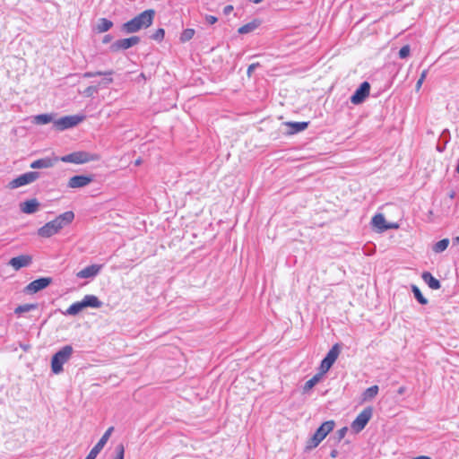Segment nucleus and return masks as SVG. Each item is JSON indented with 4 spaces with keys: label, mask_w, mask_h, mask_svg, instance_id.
Masks as SVG:
<instances>
[{
    "label": "nucleus",
    "mask_w": 459,
    "mask_h": 459,
    "mask_svg": "<svg viewBox=\"0 0 459 459\" xmlns=\"http://www.w3.org/2000/svg\"><path fill=\"white\" fill-rule=\"evenodd\" d=\"M74 219V213L72 211L65 212L56 217L53 221L47 222L40 227L37 233L41 238H50L60 232L65 227L72 223Z\"/></svg>",
    "instance_id": "nucleus-1"
},
{
    "label": "nucleus",
    "mask_w": 459,
    "mask_h": 459,
    "mask_svg": "<svg viewBox=\"0 0 459 459\" xmlns=\"http://www.w3.org/2000/svg\"><path fill=\"white\" fill-rule=\"evenodd\" d=\"M154 11L150 9L143 11L132 20L123 24V30L126 33H134L141 29L148 28L152 25L154 18Z\"/></svg>",
    "instance_id": "nucleus-2"
},
{
    "label": "nucleus",
    "mask_w": 459,
    "mask_h": 459,
    "mask_svg": "<svg viewBox=\"0 0 459 459\" xmlns=\"http://www.w3.org/2000/svg\"><path fill=\"white\" fill-rule=\"evenodd\" d=\"M333 420L325 421L314 433L311 438H309L306 444V451H310L316 448L325 437L334 428Z\"/></svg>",
    "instance_id": "nucleus-3"
},
{
    "label": "nucleus",
    "mask_w": 459,
    "mask_h": 459,
    "mask_svg": "<svg viewBox=\"0 0 459 459\" xmlns=\"http://www.w3.org/2000/svg\"><path fill=\"white\" fill-rule=\"evenodd\" d=\"M73 352V347L65 345L54 354L51 359V370L54 374L57 375L63 371V365L70 359Z\"/></svg>",
    "instance_id": "nucleus-4"
},
{
    "label": "nucleus",
    "mask_w": 459,
    "mask_h": 459,
    "mask_svg": "<svg viewBox=\"0 0 459 459\" xmlns=\"http://www.w3.org/2000/svg\"><path fill=\"white\" fill-rule=\"evenodd\" d=\"M100 159V156L97 153L79 151L62 156L60 160L65 163L84 164L91 161H97Z\"/></svg>",
    "instance_id": "nucleus-5"
},
{
    "label": "nucleus",
    "mask_w": 459,
    "mask_h": 459,
    "mask_svg": "<svg viewBox=\"0 0 459 459\" xmlns=\"http://www.w3.org/2000/svg\"><path fill=\"white\" fill-rule=\"evenodd\" d=\"M373 415V409L371 407L365 408L351 422V428L355 433L360 432L370 420Z\"/></svg>",
    "instance_id": "nucleus-6"
},
{
    "label": "nucleus",
    "mask_w": 459,
    "mask_h": 459,
    "mask_svg": "<svg viewBox=\"0 0 459 459\" xmlns=\"http://www.w3.org/2000/svg\"><path fill=\"white\" fill-rule=\"evenodd\" d=\"M340 352H341V346L339 343H335L330 349V351L327 352L326 356L321 362V365H320L321 374L326 373L331 368L333 364L337 359Z\"/></svg>",
    "instance_id": "nucleus-7"
},
{
    "label": "nucleus",
    "mask_w": 459,
    "mask_h": 459,
    "mask_svg": "<svg viewBox=\"0 0 459 459\" xmlns=\"http://www.w3.org/2000/svg\"><path fill=\"white\" fill-rule=\"evenodd\" d=\"M39 178V173L36 171L26 172L22 175H20L16 178L13 179L9 183V187L11 189H15L28 184H30L36 181Z\"/></svg>",
    "instance_id": "nucleus-8"
},
{
    "label": "nucleus",
    "mask_w": 459,
    "mask_h": 459,
    "mask_svg": "<svg viewBox=\"0 0 459 459\" xmlns=\"http://www.w3.org/2000/svg\"><path fill=\"white\" fill-rule=\"evenodd\" d=\"M83 116H65L54 121V126L57 130L63 131L77 126L83 121Z\"/></svg>",
    "instance_id": "nucleus-9"
},
{
    "label": "nucleus",
    "mask_w": 459,
    "mask_h": 459,
    "mask_svg": "<svg viewBox=\"0 0 459 459\" xmlns=\"http://www.w3.org/2000/svg\"><path fill=\"white\" fill-rule=\"evenodd\" d=\"M114 428L109 427L106 432L103 434V436L100 437L99 442L93 446V448L90 451L88 455L85 459H95L97 455L100 454V452L102 450L104 446L107 444L108 440L109 439L112 431Z\"/></svg>",
    "instance_id": "nucleus-10"
},
{
    "label": "nucleus",
    "mask_w": 459,
    "mask_h": 459,
    "mask_svg": "<svg viewBox=\"0 0 459 459\" xmlns=\"http://www.w3.org/2000/svg\"><path fill=\"white\" fill-rule=\"evenodd\" d=\"M370 85L368 82H362L351 97V102L354 105L362 103L369 95Z\"/></svg>",
    "instance_id": "nucleus-11"
},
{
    "label": "nucleus",
    "mask_w": 459,
    "mask_h": 459,
    "mask_svg": "<svg viewBox=\"0 0 459 459\" xmlns=\"http://www.w3.org/2000/svg\"><path fill=\"white\" fill-rule=\"evenodd\" d=\"M371 223L373 227L376 228L379 232H384L387 230L399 228V225L397 223H387L385 216L382 213L376 214L372 218Z\"/></svg>",
    "instance_id": "nucleus-12"
},
{
    "label": "nucleus",
    "mask_w": 459,
    "mask_h": 459,
    "mask_svg": "<svg viewBox=\"0 0 459 459\" xmlns=\"http://www.w3.org/2000/svg\"><path fill=\"white\" fill-rule=\"evenodd\" d=\"M51 282L52 279L49 277L34 280L25 287V291L30 294L36 293L47 288Z\"/></svg>",
    "instance_id": "nucleus-13"
},
{
    "label": "nucleus",
    "mask_w": 459,
    "mask_h": 459,
    "mask_svg": "<svg viewBox=\"0 0 459 459\" xmlns=\"http://www.w3.org/2000/svg\"><path fill=\"white\" fill-rule=\"evenodd\" d=\"M93 181V177L90 175H76L72 177L68 181V187L81 188L88 186Z\"/></svg>",
    "instance_id": "nucleus-14"
},
{
    "label": "nucleus",
    "mask_w": 459,
    "mask_h": 459,
    "mask_svg": "<svg viewBox=\"0 0 459 459\" xmlns=\"http://www.w3.org/2000/svg\"><path fill=\"white\" fill-rule=\"evenodd\" d=\"M31 264L32 256L30 255H22L16 257H13L8 262V264L12 266L15 271H18L23 267H28Z\"/></svg>",
    "instance_id": "nucleus-15"
},
{
    "label": "nucleus",
    "mask_w": 459,
    "mask_h": 459,
    "mask_svg": "<svg viewBox=\"0 0 459 459\" xmlns=\"http://www.w3.org/2000/svg\"><path fill=\"white\" fill-rule=\"evenodd\" d=\"M139 41H140L139 37L133 36V37H130L127 39L117 40L116 42H114L111 45L110 48L112 51H118L120 49H128L131 47L138 44Z\"/></svg>",
    "instance_id": "nucleus-16"
},
{
    "label": "nucleus",
    "mask_w": 459,
    "mask_h": 459,
    "mask_svg": "<svg viewBox=\"0 0 459 459\" xmlns=\"http://www.w3.org/2000/svg\"><path fill=\"white\" fill-rule=\"evenodd\" d=\"M102 268L100 264H91L76 273V277L80 279H92L99 274Z\"/></svg>",
    "instance_id": "nucleus-17"
},
{
    "label": "nucleus",
    "mask_w": 459,
    "mask_h": 459,
    "mask_svg": "<svg viewBox=\"0 0 459 459\" xmlns=\"http://www.w3.org/2000/svg\"><path fill=\"white\" fill-rule=\"evenodd\" d=\"M56 160H57V158L52 159L49 157H46V158H42V159L34 160L33 162L30 163V167L34 169H48V168H52L55 165Z\"/></svg>",
    "instance_id": "nucleus-18"
},
{
    "label": "nucleus",
    "mask_w": 459,
    "mask_h": 459,
    "mask_svg": "<svg viewBox=\"0 0 459 459\" xmlns=\"http://www.w3.org/2000/svg\"><path fill=\"white\" fill-rule=\"evenodd\" d=\"M39 203L37 199L27 200L20 204L21 211L26 214H31L38 211Z\"/></svg>",
    "instance_id": "nucleus-19"
},
{
    "label": "nucleus",
    "mask_w": 459,
    "mask_h": 459,
    "mask_svg": "<svg viewBox=\"0 0 459 459\" xmlns=\"http://www.w3.org/2000/svg\"><path fill=\"white\" fill-rule=\"evenodd\" d=\"M84 308L93 307L100 308L102 306V302L95 295H86L82 299Z\"/></svg>",
    "instance_id": "nucleus-20"
},
{
    "label": "nucleus",
    "mask_w": 459,
    "mask_h": 459,
    "mask_svg": "<svg viewBox=\"0 0 459 459\" xmlns=\"http://www.w3.org/2000/svg\"><path fill=\"white\" fill-rule=\"evenodd\" d=\"M424 282L432 290H438L441 284L437 279H436L430 273L424 272L421 275Z\"/></svg>",
    "instance_id": "nucleus-21"
},
{
    "label": "nucleus",
    "mask_w": 459,
    "mask_h": 459,
    "mask_svg": "<svg viewBox=\"0 0 459 459\" xmlns=\"http://www.w3.org/2000/svg\"><path fill=\"white\" fill-rule=\"evenodd\" d=\"M378 385H372L367 388L362 394V402H368L373 400L378 394Z\"/></svg>",
    "instance_id": "nucleus-22"
},
{
    "label": "nucleus",
    "mask_w": 459,
    "mask_h": 459,
    "mask_svg": "<svg viewBox=\"0 0 459 459\" xmlns=\"http://www.w3.org/2000/svg\"><path fill=\"white\" fill-rule=\"evenodd\" d=\"M84 308L82 301L73 303L64 312L65 316H76Z\"/></svg>",
    "instance_id": "nucleus-23"
},
{
    "label": "nucleus",
    "mask_w": 459,
    "mask_h": 459,
    "mask_svg": "<svg viewBox=\"0 0 459 459\" xmlns=\"http://www.w3.org/2000/svg\"><path fill=\"white\" fill-rule=\"evenodd\" d=\"M258 26L259 22L257 21H253L238 28V31L239 34H247L255 30Z\"/></svg>",
    "instance_id": "nucleus-24"
},
{
    "label": "nucleus",
    "mask_w": 459,
    "mask_h": 459,
    "mask_svg": "<svg viewBox=\"0 0 459 459\" xmlns=\"http://www.w3.org/2000/svg\"><path fill=\"white\" fill-rule=\"evenodd\" d=\"M53 120L51 114H40L34 117L33 121L37 125H46Z\"/></svg>",
    "instance_id": "nucleus-25"
},
{
    "label": "nucleus",
    "mask_w": 459,
    "mask_h": 459,
    "mask_svg": "<svg viewBox=\"0 0 459 459\" xmlns=\"http://www.w3.org/2000/svg\"><path fill=\"white\" fill-rule=\"evenodd\" d=\"M112 25L113 23L111 21L105 18L100 19L97 25V30L99 32L108 31L112 27Z\"/></svg>",
    "instance_id": "nucleus-26"
},
{
    "label": "nucleus",
    "mask_w": 459,
    "mask_h": 459,
    "mask_svg": "<svg viewBox=\"0 0 459 459\" xmlns=\"http://www.w3.org/2000/svg\"><path fill=\"white\" fill-rule=\"evenodd\" d=\"M321 372L319 374L315 375L312 378L307 380L304 385V392H308L312 389L321 379Z\"/></svg>",
    "instance_id": "nucleus-27"
},
{
    "label": "nucleus",
    "mask_w": 459,
    "mask_h": 459,
    "mask_svg": "<svg viewBox=\"0 0 459 459\" xmlns=\"http://www.w3.org/2000/svg\"><path fill=\"white\" fill-rule=\"evenodd\" d=\"M37 304H23V305H20L18 306L15 310H14V313L17 314V315H21L22 313H27V312H30L31 310H34L37 308Z\"/></svg>",
    "instance_id": "nucleus-28"
},
{
    "label": "nucleus",
    "mask_w": 459,
    "mask_h": 459,
    "mask_svg": "<svg viewBox=\"0 0 459 459\" xmlns=\"http://www.w3.org/2000/svg\"><path fill=\"white\" fill-rule=\"evenodd\" d=\"M288 126L291 127L290 133L295 134L305 130L307 127V122H293L288 123Z\"/></svg>",
    "instance_id": "nucleus-29"
},
{
    "label": "nucleus",
    "mask_w": 459,
    "mask_h": 459,
    "mask_svg": "<svg viewBox=\"0 0 459 459\" xmlns=\"http://www.w3.org/2000/svg\"><path fill=\"white\" fill-rule=\"evenodd\" d=\"M411 291L420 304L426 305L428 303V299L422 295L420 290L416 285H411Z\"/></svg>",
    "instance_id": "nucleus-30"
},
{
    "label": "nucleus",
    "mask_w": 459,
    "mask_h": 459,
    "mask_svg": "<svg viewBox=\"0 0 459 459\" xmlns=\"http://www.w3.org/2000/svg\"><path fill=\"white\" fill-rule=\"evenodd\" d=\"M448 245H449L448 238L441 239L435 244V246L433 247V250L436 253H441L447 248Z\"/></svg>",
    "instance_id": "nucleus-31"
},
{
    "label": "nucleus",
    "mask_w": 459,
    "mask_h": 459,
    "mask_svg": "<svg viewBox=\"0 0 459 459\" xmlns=\"http://www.w3.org/2000/svg\"><path fill=\"white\" fill-rule=\"evenodd\" d=\"M194 35H195V30L186 29L183 30V32L180 35V40L182 42H186V41L190 40L191 39H193Z\"/></svg>",
    "instance_id": "nucleus-32"
},
{
    "label": "nucleus",
    "mask_w": 459,
    "mask_h": 459,
    "mask_svg": "<svg viewBox=\"0 0 459 459\" xmlns=\"http://www.w3.org/2000/svg\"><path fill=\"white\" fill-rule=\"evenodd\" d=\"M411 48L409 45L403 46L399 51V57L405 59L410 56Z\"/></svg>",
    "instance_id": "nucleus-33"
},
{
    "label": "nucleus",
    "mask_w": 459,
    "mask_h": 459,
    "mask_svg": "<svg viewBox=\"0 0 459 459\" xmlns=\"http://www.w3.org/2000/svg\"><path fill=\"white\" fill-rule=\"evenodd\" d=\"M116 457L115 459H124L125 448L122 444H119L115 448Z\"/></svg>",
    "instance_id": "nucleus-34"
},
{
    "label": "nucleus",
    "mask_w": 459,
    "mask_h": 459,
    "mask_svg": "<svg viewBox=\"0 0 459 459\" xmlns=\"http://www.w3.org/2000/svg\"><path fill=\"white\" fill-rule=\"evenodd\" d=\"M165 30L163 29H158L152 35V39L154 40L160 41L164 39Z\"/></svg>",
    "instance_id": "nucleus-35"
},
{
    "label": "nucleus",
    "mask_w": 459,
    "mask_h": 459,
    "mask_svg": "<svg viewBox=\"0 0 459 459\" xmlns=\"http://www.w3.org/2000/svg\"><path fill=\"white\" fill-rule=\"evenodd\" d=\"M113 72L112 71H108V72H105V73H102V72H96V73H93V72H88V73H85L84 74V77H94V76H97V75H112Z\"/></svg>",
    "instance_id": "nucleus-36"
},
{
    "label": "nucleus",
    "mask_w": 459,
    "mask_h": 459,
    "mask_svg": "<svg viewBox=\"0 0 459 459\" xmlns=\"http://www.w3.org/2000/svg\"><path fill=\"white\" fill-rule=\"evenodd\" d=\"M426 76H427V71H426V70H424V71L421 73V74H420V76L419 80H418V81H417V82H416V89H417V90H420V88L421 87V85H422V83H423V82H424V80H425Z\"/></svg>",
    "instance_id": "nucleus-37"
},
{
    "label": "nucleus",
    "mask_w": 459,
    "mask_h": 459,
    "mask_svg": "<svg viewBox=\"0 0 459 459\" xmlns=\"http://www.w3.org/2000/svg\"><path fill=\"white\" fill-rule=\"evenodd\" d=\"M347 431H348L347 427H343L337 431V437H338L339 441L342 440L345 437V435L347 434Z\"/></svg>",
    "instance_id": "nucleus-38"
},
{
    "label": "nucleus",
    "mask_w": 459,
    "mask_h": 459,
    "mask_svg": "<svg viewBox=\"0 0 459 459\" xmlns=\"http://www.w3.org/2000/svg\"><path fill=\"white\" fill-rule=\"evenodd\" d=\"M259 66V64L258 63H254V64H251L248 68H247V75L250 77L252 75V74L254 73V71L256 69V67Z\"/></svg>",
    "instance_id": "nucleus-39"
},
{
    "label": "nucleus",
    "mask_w": 459,
    "mask_h": 459,
    "mask_svg": "<svg viewBox=\"0 0 459 459\" xmlns=\"http://www.w3.org/2000/svg\"><path fill=\"white\" fill-rule=\"evenodd\" d=\"M205 21L208 24L212 25L218 21V19H217V17H215L213 15H206Z\"/></svg>",
    "instance_id": "nucleus-40"
},
{
    "label": "nucleus",
    "mask_w": 459,
    "mask_h": 459,
    "mask_svg": "<svg viewBox=\"0 0 459 459\" xmlns=\"http://www.w3.org/2000/svg\"><path fill=\"white\" fill-rule=\"evenodd\" d=\"M111 75H108V77H106L103 79V81L100 82L101 84H104V85H108L112 82V78L110 77Z\"/></svg>",
    "instance_id": "nucleus-41"
},
{
    "label": "nucleus",
    "mask_w": 459,
    "mask_h": 459,
    "mask_svg": "<svg viewBox=\"0 0 459 459\" xmlns=\"http://www.w3.org/2000/svg\"><path fill=\"white\" fill-rule=\"evenodd\" d=\"M232 10H233V6L232 5H227V6L224 7V13L226 14L230 13Z\"/></svg>",
    "instance_id": "nucleus-42"
},
{
    "label": "nucleus",
    "mask_w": 459,
    "mask_h": 459,
    "mask_svg": "<svg viewBox=\"0 0 459 459\" xmlns=\"http://www.w3.org/2000/svg\"><path fill=\"white\" fill-rule=\"evenodd\" d=\"M330 456L332 458L337 457L338 456V451L336 449L332 450L331 453H330Z\"/></svg>",
    "instance_id": "nucleus-43"
},
{
    "label": "nucleus",
    "mask_w": 459,
    "mask_h": 459,
    "mask_svg": "<svg viewBox=\"0 0 459 459\" xmlns=\"http://www.w3.org/2000/svg\"><path fill=\"white\" fill-rule=\"evenodd\" d=\"M96 91V89H95V88H93V87H89V88L86 90V92H87L88 94H91L92 91Z\"/></svg>",
    "instance_id": "nucleus-44"
},
{
    "label": "nucleus",
    "mask_w": 459,
    "mask_h": 459,
    "mask_svg": "<svg viewBox=\"0 0 459 459\" xmlns=\"http://www.w3.org/2000/svg\"><path fill=\"white\" fill-rule=\"evenodd\" d=\"M454 245L459 244V237H455L452 239Z\"/></svg>",
    "instance_id": "nucleus-45"
},
{
    "label": "nucleus",
    "mask_w": 459,
    "mask_h": 459,
    "mask_svg": "<svg viewBox=\"0 0 459 459\" xmlns=\"http://www.w3.org/2000/svg\"><path fill=\"white\" fill-rule=\"evenodd\" d=\"M109 40H110V38H109V36H108V35H107V36H105V38H104V39H103V42H104V43H107V42H108Z\"/></svg>",
    "instance_id": "nucleus-46"
},
{
    "label": "nucleus",
    "mask_w": 459,
    "mask_h": 459,
    "mask_svg": "<svg viewBox=\"0 0 459 459\" xmlns=\"http://www.w3.org/2000/svg\"><path fill=\"white\" fill-rule=\"evenodd\" d=\"M134 163H135L136 166H138V165H140L142 163V160L141 159H137Z\"/></svg>",
    "instance_id": "nucleus-47"
},
{
    "label": "nucleus",
    "mask_w": 459,
    "mask_h": 459,
    "mask_svg": "<svg viewBox=\"0 0 459 459\" xmlns=\"http://www.w3.org/2000/svg\"><path fill=\"white\" fill-rule=\"evenodd\" d=\"M252 3L254 4H259L261 3L263 0H250Z\"/></svg>",
    "instance_id": "nucleus-48"
},
{
    "label": "nucleus",
    "mask_w": 459,
    "mask_h": 459,
    "mask_svg": "<svg viewBox=\"0 0 459 459\" xmlns=\"http://www.w3.org/2000/svg\"><path fill=\"white\" fill-rule=\"evenodd\" d=\"M456 172L459 174V160H458V163H457V166H456Z\"/></svg>",
    "instance_id": "nucleus-49"
},
{
    "label": "nucleus",
    "mask_w": 459,
    "mask_h": 459,
    "mask_svg": "<svg viewBox=\"0 0 459 459\" xmlns=\"http://www.w3.org/2000/svg\"><path fill=\"white\" fill-rule=\"evenodd\" d=\"M403 392V388H400L399 393L402 394Z\"/></svg>",
    "instance_id": "nucleus-50"
}]
</instances>
